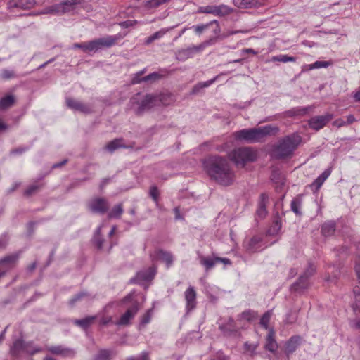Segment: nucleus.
<instances>
[{"label": "nucleus", "instance_id": "f257e3e1", "mask_svg": "<svg viewBox=\"0 0 360 360\" xmlns=\"http://www.w3.org/2000/svg\"><path fill=\"white\" fill-rule=\"evenodd\" d=\"M203 167L209 177L220 185L228 186L235 181V172L225 157L211 155L203 161Z\"/></svg>", "mask_w": 360, "mask_h": 360}, {"label": "nucleus", "instance_id": "f03ea898", "mask_svg": "<svg viewBox=\"0 0 360 360\" xmlns=\"http://www.w3.org/2000/svg\"><path fill=\"white\" fill-rule=\"evenodd\" d=\"M279 130L277 126L268 124L237 131L234 132L233 136L237 141L253 143L263 141L267 136L275 135Z\"/></svg>", "mask_w": 360, "mask_h": 360}, {"label": "nucleus", "instance_id": "7ed1b4c3", "mask_svg": "<svg viewBox=\"0 0 360 360\" xmlns=\"http://www.w3.org/2000/svg\"><path fill=\"white\" fill-rule=\"evenodd\" d=\"M302 141V138L298 133L285 136L273 146L272 154L278 160L290 158Z\"/></svg>", "mask_w": 360, "mask_h": 360}, {"label": "nucleus", "instance_id": "20e7f679", "mask_svg": "<svg viewBox=\"0 0 360 360\" xmlns=\"http://www.w3.org/2000/svg\"><path fill=\"white\" fill-rule=\"evenodd\" d=\"M157 99L155 94H148L141 96L136 94L131 98L129 105L135 115L140 116L152 108L157 107Z\"/></svg>", "mask_w": 360, "mask_h": 360}, {"label": "nucleus", "instance_id": "39448f33", "mask_svg": "<svg viewBox=\"0 0 360 360\" xmlns=\"http://www.w3.org/2000/svg\"><path fill=\"white\" fill-rule=\"evenodd\" d=\"M229 159L238 167H244L248 162L256 160L257 154L250 148L242 147L233 150L229 155Z\"/></svg>", "mask_w": 360, "mask_h": 360}, {"label": "nucleus", "instance_id": "423d86ee", "mask_svg": "<svg viewBox=\"0 0 360 360\" xmlns=\"http://www.w3.org/2000/svg\"><path fill=\"white\" fill-rule=\"evenodd\" d=\"M82 3V0H65L63 2L46 7V13L62 14L72 11L75 6Z\"/></svg>", "mask_w": 360, "mask_h": 360}, {"label": "nucleus", "instance_id": "0eeeda50", "mask_svg": "<svg viewBox=\"0 0 360 360\" xmlns=\"http://www.w3.org/2000/svg\"><path fill=\"white\" fill-rule=\"evenodd\" d=\"M120 39L117 35H109L105 37L98 38L91 41L92 52H96L104 48H110L115 45Z\"/></svg>", "mask_w": 360, "mask_h": 360}, {"label": "nucleus", "instance_id": "6e6552de", "mask_svg": "<svg viewBox=\"0 0 360 360\" xmlns=\"http://www.w3.org/2000/svg\"><path fill=\"white\" fill-rule=\"evenodd\" d=\"M156 273V266H152L146 269L137 272L136 276L130 280V283H141V282L150 281L154 278Z\"/></svg>", "mask_w": 360, "mask_h": 360}, {"label": "nucleus", "instance_id": "1a4fd4ad", "mask_svg": "<svg viewBox=\"0 0 360 360\" xmlns=\"http://www.w3.org/2000/svg\"><path fill=\"white\" fill-rule=\"evenodd\" d=\"M333 118V115L330 113L314 116L311 117L309 121V127L312 129L318 131L324 127Z\"/></svg>", "mask_w": 360, "mask_h": 360}, {"label": "nucleus", "instance_id": "9d476101", "mask_svg": "<svg viewBox=\"0 0 360 360\" xmlns=\"http://www.w3.org/2000/svg\"><path fill=\"white\" fill-rule=\"evenodd\" d=\"M219 328L226 336L236 337L240 335L239 330L236 326L233 319L231 317L224 322L221 323L219 326Z\"/></svg>", "mask_w": 360, "mask_h": 360}, {"label": "nucleus", "instance_id": "9b49d317", "mask_svg": "<svg viewBox=\"0 0 360 360\" xmlns=\"http://www.w3.org/2000/svg\"><path fill=\"white\" fill-rule=\"evenodd\" d=\"M89 209L94 213L104 214L109 208L108 201L103 198H96L88 205Z\"/></svg>", "mask_w": 360, "mask_h": 360}, {"label": "nucleus", "instance_id": "f8f14e48", "mask_svg": "<svg viewBox=\"0 0 360 360\" xmlns=\"http://www.w3.org/2000/svg\"><path fill=\"white\" fill-rule=\"evenodd\" d=\"M139 311V302L135 301L132 305L122 314L116 325L127 326L129 324L130 320L132 319Z\"/></svg>", "mask_w": 360, "mask_h": 360}, {"label": "nucleus", "instance_id": "ddd939ff", "mask_svg": "<svg viewBox=\"0 0 360 360\" xmlns=\"http://www.w3.org/2000/svg\"><path fill=\"white\" fill-rule=\"evenodd\" d=\"M150 257L153 260H161L166 264L167 268H169L172 264L174 257L170 252L165 251L162 249H158L150 254Z\"/></svg>", "mask_w": 360, "mask_h": 360}, {"label": "nucleus", "instance_id": "4468645a", "mask_svg": "<svg viewBox=\"0 0 360 360\" xmlns=\"http://www.w3.org/2000/svg\"><path fill=\"white\" fill-rule=\"evenodd\" d=\"M46 350L53 354L60 356L64 358H72L75 355V352L73 349L66 347L63 345L50 346L46 348Z\"/></svg>", "mask_w": 360, "mask_h": 360}, {"label": "nucleus", "instance_id": "2eb2a0df", "mask_svg": "<svg viewBox=\"0 0 360 360\" xmlns=\"http://www.w3.org/2000/svg\"><path fill=\"white\" fill-rule=\"evenodd\" d=\"M29 345H25V342L22 340H15L11 347L10 352L14 357H20L26 354L25 352L29 351Z\"/></svg>", "mask_w": 360, "mask_h": 360}, {"label": "nucleus", "instance_id": "dca6fc26", "mask_svg": "<svg viewBox=\"0 0 360 360\" xmlns=\"http://www.w3.org/2000/svg\"><path fill=\"white\" fill-rule=\"evenodd\" d=\"M65 102L67 106L73 110L79 111L84 113H89L91 112V108L87 105L72 98H67Z\"/></svg>", "mask_w": 360, "mask_h": 360}, {"label": "nucleus", "instance_id": "f3484780", "mask_svg": "<svg viewBox=\"0 0 360 360\" xmlns=\"http://www.w3.org/2000/svg\"><path fill=\"white\" fill-rule=\"evenodd\" d=\"M278 348V345L275 339V331L273 328H270L269 329V332L266 338L264 349L274 354L277 351Z\"/></svg>", "mask_w": 360, "mask_h": 360}, {"label": "nucleus", "instance_id": "a211bd4d", "mask_svg": "<svg viewBox=\"0 0 360 360\" xmlns=\"http://www.w3.org/2000/svg\"><path fill=\"white\" fill-rule=\"evenodd\" d=\"M262 238L258 236H255L251 238H247L243 242V246L247 251L254 252L258 250L260 248Z\"/></svg>", "mask_w": 360, "mask_h": 360}, {"label": "nucleus", "instance_id": "6ab92c4d", "mask_svg": "<svg viewBox=\"0 0 360 360\" xmlns=\"http://www.w3.org/2000/svg\"><path fill=\"white\" fill-rule=\"evenodd\" d=\"M302 338L300 335L292 336L285 343V353L287 356L292 354L300 345Z\"/></svg>", "mask_w": 360, "mask_h": 360}, {"label": "nucleus", "instance_id": "aec40b11", "mask_svg": "<svg viewBox=\"0 0 360 360\" xmlns=\"http://www.w3.org/2000/svg\"><path fill=\"white\" fill-rule=\"evenodd\" d=\"M187 311L193 310L196 305V292L193 287H188L185 291Z\"/></svg>", "mask_w": 360, "mask_h": 360}, {"label": "nucleus", "instance_id": "412c9836", "mask_svg": "<svg viewBox=\"0 0 360 360\" xmlns=\"http://www.w3.org/2000/svg\"><path fill=\"white\" fill-rule=\"evenodd\" d=\"M36 4L34 0H9L8 6L9 8L30 9Z\"/></svg>", "mask_w": 360, "mask_h": 360}, {"label": "nucleus", "instance_id": "4be33fe9", "mask_svg": "<svg viewBox=\"0 0 360 360\" xmlns=\"http://www.w3.org/2000/svg\"><path fill=\"white\" fill-rule=\"evenodd\" d=\"M197 49V46H193L186 49H179L176 52V58L178 60H186L191 57L196 52H199Z\"/></svg>", "mask_w": 360, "mask_h": 360}, {"label": "nucleus", "instance_id": "5701e85b", "mask_svg": "<svg viewBox=\"0 0 360 360\" xmlns=\"http://www.w3.org/2000/svg\"><path fill=\"white\" fill-rule=\"evenodd\" d=\"M157 99V107L160 105L167 106L175 101V97L170 93L155 94Z\"/></svg>", "mask_w": 360, "mask_h": 360}, {"label": "nucleus", "instance_id": "b1692460", "mask_svg": "<svg viewBox=\"0 0 360 360\" xmlns=\"http://www.w3.org/2000/svg\"><path fill=\"white\" fill-rule=\"evenodd\" d=\"M259 198H260V200H259V207L257 210V214L259 218L264 219L267 214L266 204H267L269 198L266 194L262 193L260 195Z\"/></svg>", "mask_w": 360, "mask_h": 360}, {"label": "nucleus", "instance_id": "393cba45", "mask_svg": "<svg viewBox=\"0 0 360 360\" xmlns=\"http://www.w3.org/2000/svg\"><path fill=\"white\" fill-rule=\"evenodd\" d=\"M18 258L19 255L18 254L6 256L0 260V266H5L7 269H11L16 265Z\"/></svg>", "mask_w": 360, "mask_h": 360}, {"label": "nucleus", "instance_id": "a878e982", "mask_svg": "<svg viewBox=\"0 0 360 360\" xmlns=\"http://www.w3.org/2000/svg\"><path fill=\"white\" fill-rule=\"evenodd\" d=\"M309 284L307 276L302 274L298 280L291 285V290L296 292L303 290L309 286Z\"/></svg>", "mask_w": 360, "mask_h": 360}, {"label": "nucleus", "instance_id": "bb28decb", "mask_svg": "<svg viewBox=\"0 0 360 360\" xmlns=\"http://www.w3.org/2000/svg\"><path fill=\"white\" fill-rule=\"evenodd\" d=\"M336 224L335 221L325 222L321 226V233L325 237L331 236L335 233Z\"/></svg>", "mask_w": 360, "mask_h": 360}, {"label": "nucleus", "instance_id": "cd10ccee", "mask_svg": "<svg viewBox=\"0 0 360 360\" xmlns=\"http://www.w3.org/2000/svg\"><path fill=\"white\" fill-rule=\"evenodd\" d=\"M96 317L95 316H89L84 319H75L74 320L73 323L76 326H79L83 329H86L94 323V321L96 320Z\"/></svg>", "mask_w": 360, "mask_h": 360}, {"label": "nucleus", "instance_id": "c85d7f7f", "mask_svg": "<svg viewBox=\"0 0 360 360\" xmlns=\"http://www.w3.org/2000/svg\"><path fill=\"white\" fill-rule=\"evenodd\" d=\"M121 148H127V146L123 143L122 139H115L110 141L105 147V148L110 153H112L117 149Z\"/></svg>", "mask_w": 360, "mask_h": 360}, {"label": "nucleus", "instance_id": "c756f323", "mask_svg": "<svg viewBox=\"0 0 360 360\" xmlns=\"http://www.w3.org/2000/svg\"><path fill=\"white\" fill-rule=\"evenodd\" d=\"M233 11V9L225 4H221L219 6H217V8L215 11V15L216 16H226L231 13H232Z\"/></svg>", "mask_w": 360, "mask_h": 360}, {"label": "nucleus", "instance_id": "7c9ffc66", "mask_svg": "<svg viewBox=\"0 0 360 360\" xmlns=\"http://www.w3.org/2000/svg\"><path fill=\"white\" fill-rule=\"evenodd\" d=\"M200 262L202 266H205L206 271H209L214 266L215 264L217 263V261L216 260V257L214 258H210L200 256Z\"/></svg>", "mask_w": 360, "mask_h": 360}, {"label": "nucleus", "instance_id": "2f4dec72", "mask_svg": "<svg viewBox=\"0 0 360 360\" xmlns=\"http://www.w3.org/2000/svg\"><path fill=\"white\" fill-rule=\"evenodd\" d=\"M218 77H219V75L216 76L213 79H210L208 81L203 82H199L198 84H197L196 85H195L193 86L191 93L193 94H198L202 89L205 88V87H208L211 84H212L217 80V79Z\"/></svg>", "mask_w": 360, "mask_h": 360}, {"label": "nucleus", "instance_id": "473e14b6", "mask_svg": "<svg viewBox=\"0 0 360 360\" xmlns=\"http://www.w3.org/2000/svg\"><path fill=\"white\" fill-rule=\"evenodd\" d=\"M353 293L354 295V301L352 304V307L354 312L360 313V288L356 286L354 288Z\"/></svg>", "mask_w": 360, "mask_h": 360}, {"label": "nucleus", "instance_id": "72a5a7b5", "mask_svg": "<svg viewBox=\"0 0 360 360\" xmlns=\"http://www.w3.org/2000/svg\"><path fill=\"white\" fill-rule=\"evenodd\" d=\"M115 354L108 349H101L95 356V360H110Z\"/></svg>", "mask_w": 360, "mask_h": 360}, {"label": "nucleus", "instance_id": "f704fd0d", "mask_svg": "<svg viewBox=\"0 0 360 360\" xmlns=\"http://www.w3.org/2000/svg\"><path fill=\"white\" fill-rule=\"evenodd\" d=\"M101 228L98 227L93 237V243L98 250L102 249L103 243L104 242V239L103 238L101 234Z\"/></svg>", "mask_w": 360, "mask_h": 360}, {"label": "nucleus", "instance_id": "c9c22d12", "mask_svg": "<svg viewBox=\"0 0 360 360\" xmlns=\"http://www.w3.org/2000/svg\"><path fill=\"white\" fill-rule=\"evenodd\" d=\"M15 99L12 95H8L0 100V110L6 109L13 105Z\"/></svg>", "mask_w": 360, "mask_h": 360}, {"label": "nucleus", "instance_id": "e433bc0d", "mask_svg": "<svg viewBox=\"0 0 360 360\" xmlns=\"http://www.w3.org/2000/svg\"><path fill=\"white\" fill-rule=\"evenodd\" d=\"M160 78V75L157 72H153L151 74H149L148 75L143 77V78H138V77H134L132 79V83L133 84H139L141 82H148L150 80H155Z\"/></svg>", "mask_w": 360, "mask_h": 360}, {"label": "nucleus", "instance_id": "4c0bfd02", "mask_svg": "<svg viewBox=\"0 0 360 360\" xmlns=\"http://www.w3.org/2000/svg\"><path fill=\"white\" fill-rule=\"evenodd\" d=\"M233 4L240 8H249L255 6V0H233Z\"/></svg>", "mask_w": 360, "mask_h": 360}, {"label": "nucleus", "instance_id": "58836bf2", "mask_svg": "<svg viewBox=\"0 0 360 360\" xmlns=\"http://www.w3.org/2000/svg\"><path fill=\"white\" fill-rule=\"evenodd\" d=\"M272 310L266 311L260 319L259 324L266 330H269V323L272 316Z\"/></svg>", "mask_w": 360, "mask_h": 360}, {"label": "nucleus", "instance_id": "ea45409f", "mask_svg": "<svg viewBox=\"0 0 360 360\" xmlns=\"http://www.w3.org/2000/svg\"><path fill=\"white\" fill-rule=\"evenodd\" d=\"M311 106H307L304 108H295L288 111L290 115H306L310 110Z\"/></svg>", "mask_w": 360, "mask_h": 360}, {"label": "nucleus", "instance_id": "a19ab883", "mask_svg": "<svg viewBox=\"0 0 360 360\" xmlns=\"http://www.w3.org/2000/svg\"><path fill=\"white\" fill-rule=\"evenodd\" d=\"M91 41L84 43H76L73 44V48L80 49L84 53H90L92 52Z\"/></svg>", "mask_w": 360, "mask_h": 360}, {"label": "nucleus", "instance_id": "79ce46f5", "mask_svg": "<svg viewBox=\"0 0 360 360\" xmlns=\"http://www.w3.org/2000/svg\"><path fill=\"white\" fill-rule=\"evenodd\" d=\"M123 212L122 206L121 204L115 205L112 210L109 212L108 217L110 218H120Z\"/></svg>", "mask_w": 360, "mask_h": 360}, {"label": "nucleus", "instance_id": "37998d69", "mask_svg": "<svg viewBox=\"0 0 360 360\" xmlns=\"http://www.w3.org/2000/svg\"><path fill=\"white\" fill-rule=\"evenodd\" d=\"M259 346V343L250 344L248 342H245L244 344V348L246 352H248L251 356L256 355V349Z\"/></svg>", "mask_w": 360, "mask_h": 360}, {"label": "nucleus", "instance_id": "c03bdc74", "mask_svg": "<svg viewBox=\"0 0 360 360\" xmlns=\"http://www.w3.org/2000/svg\"><path fill=\"white\" fill-rule=\"evenodd\" d=\"M281 229V220L277 218L274 221L273 225L269 229L268 233L269 235H276L277 234Z\"/></svg>", "mask_w": 360, "mask_h": 360}, {"label": "nucleus", "instance_id": "a18cd8bd", "mask_svg": "<svg viewBox=\"0 0 360 360\" xmlns=\"http://www.w3.org/2000/svg\"><path fill=\"white\" fill-rule=\"evenodd\" d=\"M216 8H217V6H214V5L200 6L198 9V13L212 14L214 15Z\"/></svg>", "mask_w": 360, "mask_h": 360}, {"label": "nucleus", "instance_id": "49530a36", "mask_svg": "<svg viewBox=\"0 0 360 360\" xmlns=\"http://www.w3.org/2000/svg\"><path fill=\"white\" fill-rule=\"evenodd\" d=\"M301 200L295 198L292 200L290 204L291 210L293 212H295L297 215H301L300 207H301Z\"/></svg>", "mask_w": 360, "mask_h": 360}, {"label": "nucleus", "instance_id": "de8ad7c7", "mask_svg": "<svg viewBox=\"0 0 360 360\" xmlns=\"http://www.w3.org/2000/svg\"><path fill=\"white\" fill-rule=\"evenodd\" d=\"M89 295L86 292H81L75 295H74L70 300H69V305L71 307H73L75 303L83 298L88 297Z\"/></svg>", "mask_w": 360, "mask_h": 360}, {"label": "nucleus", "instance_id": "09e8293b", "mask_svg": "<svg viewBox=\"0 0 360 360\" xmlns=\"http://www.w3.org/2000/svg\"><path fill=\"white\" fill-rule=\"evenodd\" d=\"M295 60L296 58L295 57L288 56L287 55H279L272 58V61H278L282 63L295 62Z\"/></svg>", "mask_w": 360, "mask_h": 360}, {"label": "nucleus", "instance_id": "8fccbe9b", "mask_svg": "<svg viewBox=\"0 0 360 360\" xmlns=\"http://www.w3.org/2000/svg\"><path fill=\"white\" fill-rule=\"evenodd\" d=\"M169 1L170 0H149L146 2L145 6L148 8H156Z\"/></svg>", "mask_w": 360, "mask_h": 360}, {"label": "nucleus", "instance_id": "3c124183", "mask_svg": "<svg viewBox=\"0 0 360 360\" xmlns=\"http://www.w3.org/2000/svg\"><path fill=\"white\" fill-rule=\"evenodd\" d=\"M176 26H172V27H167V28H163V29H161L160 30L155 32L154 34H152L153 37V39L154 41L155 40H157V39H160L161 37H162L167 32L171 31L172 29H174V27H176Z\"/></svg>", "mask_w": 360, "mask_h": 360}, {"label": "nucleus", "instance_id": "603ef678", "mask_svg": "<svg viewBox=\"0 0 360 360\" xmlns=\"http://www.w3.org/2000/svg\"><path fill=\"white\" fill-rule=\"evenodd\" d=\"M39 189V186L37 184L30 186L24 192V195L30 197L36 193Z\"/></svg>", "mask_w": 360, "mask_h": 360}, {"label": "nucleus", "instance_id": "864d4df0", "mask_svg": "<svg viewBox=\"0 0 360 360\" xmlns=\"http://www.w3.org/2000/svg\"><path fill=\"white\" fill-rule=\"evenodd\" d=\"M150 196L152 198L154 202H156V205H158V197L160 195L158 188L156 186H152L150 188Z\"/></svg>", "mask_w": 360, "mask_h": 360}, {"label": "nucleus", "instance_id": "5fc2aeb1", "mask_svg": "<svg viewBox=\"0 0 360 360\" xmlns=\"http://www.w3.org/2000/svg\"><path fill=\"white\" fill-rule=\"evenodd\" d=\"M256 316H257V314L254 311H252V310L245 311L240 314L241 319L248 320L249 321L255 319Z\"/></svg>", "mask_w": 360, "mask_h": 360}, {"label": "nucleus", "instance_id": "6e6d98bb", "mask_svg": "<svg viewBox=\"0 0 360 360\" xmlns=\"http://www.w3.org/2000/svg\"><path fill=\"white\" fill-rule=\"evenodd\" d=\"M1 77L3 79H10L14 78L15 77V72L13 70L3 69L1 72Z\"/></svg>", "mask_w": 360, "mask_h": 360}, {"label": "nucleus", "instance_id": "4d7b16f0", "mask_svg": "<svg viewBox=\"0 0 360 360\" xmlns=\"http://www.w3.org/2000/svg\"><path fill=\"white\" fill-rule=\"evenodd\" d=\"M25 345H29L28 349L29 351L25 352L26 354L33 355L36 353H38L41 351V348L35 346L32 342H25Z\"/></svg>", "mask_w": 360, "mask_h": 360}, {"label": "nucleus", "instance_id": "13d9d810", "mask_svg": "<svg viewBox=\"0 0 360 360\" xmlns=\"http://www.w3.org/2000/svg\"><path fill=\"white\" fill-rule=\"evenodd\" d=\"M316 271V266L311 264L309 263L308 267L302 274L303 276H307L308 278L311 276Z\"/></svg>", "mask_w": 360, "mask_h": 360}, {"label": "nucleus", "instance_id": "bf43d9fd", "mask_svg": "<svg viewBox=\"0 0 360 360\" xmlns=\"http://www.w3.org/2000/svg\"><path fill=\"white\" fill-rule=\"evenodd\" d=\"M328 62L327 61H316L313 64L310 65V70L321 68H326L328 66Z\"/></svg>", "mask_w": 360, "mask_h": 360}, {"label": "nucleus", "instance_id": "052dcab7", "mask_svg": "<svg viewBox=\"0 0 360 360\" xmlns=\"http://www.w3.org/2000/svg\"><path fill=\"white\" fill-rule=\"evenodd\" d=\"M210 25H212V22H208L207 24H202V25H196V26H193V28L194 29L195 32L197 34H200L205 30L208 28L210 26Z\"/></svg>", "mask_w": 360, "mask_h": 360}, {"label": "nucleus", "instance_id": "680f3d73", "mask_svg": "<svg viewBox=\"0 0 360 360\" xmlns=\"http://www.w3.org/2000/svg\"><path fill=\"white\" fill-rule=\"evenodd\" d=\"M216 41V38H212L209 40H206L204 42H202L201 44L197 46V49L199 52L201 51L205 47L213 44Z\"/></svg>", "mask_w": 360, "mask_h": 360}, {"label": "nucleus", "instance_id": "e2e57ef3", "mask_svg": "<svg viewBox=\"0 0 360 360\" xmlns=\"http://www.w3.org/2000/svg\"><path fill=\"white\" fill-rule=\"evenodd\" d=\"M324 181L319 178V176L313 181V183L310 185L311 188H315V191L319 190L321 187Z\"/></svg>", "mask_w": 360, "mask_h": 360}, {"label": "nucleus", "instance_id": "0e129e2a", "mask_svg": "<svg viewBox=\"0 0 360 360\" xmlns=\"http://www.w3.org/2000/svg\"><path fill=\"white\" fill-rule=\"evenodd\" d=\"M150 318H151V316H150V311H148L142 317L141 319V325H146L147 323H148L150 321Z\"/></svg>", "mask_w": 360, "mask_h": 360}, {"label": "nucleus", "instance_id": "69168bd1", "mask_svg": "<svg viewBox=\"0 0 360 360\" xmlns=\"http://www.w3.org/2000/svg\"><path fill=\"white\" fill-rule=\"evenodd\" d=\"M330 174H331V169L330 168L326 169V170H324V172L321 175L319 176V178H320L323 181H325L328 178V176L330 175Z\"/></svg>", "mask_w": 360, "mask_h": 360}, {"label": "nucleus", "instance_id": "338daca9", "mask_svg": "<svg viewBox=\"0 0 360 360\" xmlns=\"http://www.w3.org/2000/svg\"><path fill=\"white\" fill-rule=\"evenodd\" d=\"M210 22H212V23L216 24V28H215V29H214V33L217 35V38H221V39H222V38H221V37H222L223 35H221V36H220V35H219V33H220V27H219V24L218 21H217V20H214L211 21Z\"/></svg>", "mask_w": 360, "mask_h": 360}, {"label": "nucleus", "instance_id": "774afa93", "mask_svg": "<svg viewBox=\"0 0 360 360\" xmlns=\"http://www.w3.org/2000/svg\"><path fill=\"white\" fill-rule=\"evenodd\" d=\"M27 150V147H19V148L12 150L11 153V154H13V155H19V154H22Z\"/></svg>", "mask_w": 360, "mask_h": 360}]
</instances>
